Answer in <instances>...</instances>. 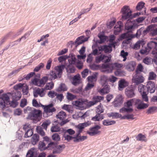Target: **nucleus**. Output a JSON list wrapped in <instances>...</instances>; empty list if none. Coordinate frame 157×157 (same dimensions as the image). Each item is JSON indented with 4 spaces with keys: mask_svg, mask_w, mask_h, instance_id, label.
Segmentation results:
<instances>
[{
    "mask_svg": "<svg viewBox=\"0 0 157 157\" xmlns=\"http://www.w3.org/2000/svg\"><path fill=\"white\" fill-rule=\"evenodd\" d=\"M121 19L122 21H126V22L131 21L133 18L140 15L141 14L144 15L146 13V8L144 10V12L142 11L141 13L140 12H137L132 13L133 11L130 9L129 6L127 5L124 6L121 9Z\"/></svg>",
    "mask_w": 157,
    "mask_h": 157,
    "instance_id": "obj_1",
    "label": "nucleus"
},
{
    "mask_svg": "<svg viewBox=\"0 0 157 157\" xmlns=\"http://www.w3.org/2000/svg\"><path fill=\"white\" fill-rule=\"evenodd\" d=\"M42 111L39 109H33V110L30 112L26 119L32 120L33 124H36L40 121L42 117Z\"/></svg>",
    "mask_w": 157,
    "mask_h": 157,
    "instance_id": "obj_2",
    "label": "nucleus"
},
{
    "mask_svg": "<svg viewBox=\"0 0 157 157\" xmlns=\"http://www.w3.org/2000/svg\"><path fill=\"white\" fill-rule=\"evenodd\" d=\"M12 92H7L3 94L0 97V107L3 109L6 105H8V103L10 101V97L13 95Z\"/></svg>",
    "mask_w": 157,
    "mask_h": 157,
    "instance_id": "obj_3",
    "label": "nucleus"
},
{
    "mask_svg": "<svg viewBox=\"0 0 157 157\" xmlns=\"http://www.w3.org/2000/svg\"><path fill=\"white\" fill-rule=\"evenodd\" d=\"M94 124V125L90 127L89 128V130L86 131V133L91 136L99 135L101 133V131L99 130L101 128L100 124H96V122Z\"/></svg>",
    "mask_w": 157,
    "mask_h": 157,
    "instance_id": "obj_4",
    "label": "nucleus"
},
{
    "mask_svg": "<svg viewBox=\"0 0 157 157\" xmlns=\"http://www.w3.org/2000/svg\"><path fill=\"white\" fill-rule=\"evenodd\" d=\"M111 58V56H108L107 55L101 52L95 57V62L97 63H99L101 62L109 63L110 61Z\"/></svg>",
    "mask_w": 157,
    "mask_h": 157,
    "instance_id": "obj_5",
    "label": "nucleus"
},
{
    "mask_svg": "<svg viewBox=\"0 0 157 157\" xmlns=\"http://www.w3.org/2000/svg\"><path fill=\"white\" fill-rule=\"evenodd\" d=\"M128 22V21L126 22L124 26L125 29L127 30L128 32H132L139 26L138 24L135 23V20H132Z\"/></svg>",
    "mask_w": 157,
    "mask_h": 157,
    "instance_id": "obj_6",
    "label": "nucleus"
},
{
    "mask_svg": "<svg viewBox=\"0 0 157 157\" xmlns=\"http://www.w3.org/2000/svg\"><path fill=\"white\" fill-rule=\"evenodd\" d=\"M136 86L131 85L127 87L125 90V94L128 98H131L134 97L136 95L135 90Z\"/></svg>",
    "mask_w": 157,
    "mask_h": 157,
    "instance_id": "obj_7",
    "label": "nucleus"
},
{
    "mask_svg": "<svg viewBox=\"0 0 157 157\" xmlns=\"http://www.w3.org/2000/svg\"><path fill=\"white\" fill-rule=\"evenodd\" d=\"M133 100V105L139 110L144 109L147 108V103H144L143 101L139 99L132 98Z\"/></svg>",
    "mask_w": 157,
    "mask_h": 157,
    "instance_id": "obj_8",
    "label": "nucleus"
},
{
    "mask_svg": "<svg viewBox=\"0 0 157 157\" xmlns=\"http://www.w3.org/2000/svg\"><path fill=\"white\" fill-rule=\"evenodd\" d=\"M53 106L54 104L52 103L45 105V107L44 108V112L43 113V116L44 117H47L48 113H52L56 111V109L55 107H52Z\"/></svg>",
    "mask_w": 157,
    "mask_h": 157,
    "instance_id": "obj_9",
    "label": "nucleus"
},
{
    "mask_svg": "<svg viewBox=\"0 0 157 157\" xmlns=\"http://www.w3.org/2000/svg\"><path fill=\"white\" fill-rule=\"evenodd\" d=\"M48 80V77L47 76H44L41 78H40L38 82H36V83L35 82H32L31 84L35 86L42 87H43L46 84Z\"/></svg>",
    "mask_w": 157,
    "mask_h": 157,
    "instance_id": "obj_10",
    "label": "nucleus"
},
{
    "mask_svg": "<svg viewBox=\"0 0 157 157\" xmlns=\"http://www.w3.org/2000/svg\"><path fill=\"white\" fill-rule=\"evenodd\" d=\"M85 99L81 98L72 102V104L76 109H80L83 108L85 105Z\"/></svg>",
    "mask_w": 157,
    "mask_h": 157,
    "instance_id": "obj_11",
    "label": "nucleus"
},
{
    "mask_svg": "<svg viewBox=\"0 0 157 157\" xmlns=\"http://www.w3.org/2000/svg\"><path fill=\"white\" fill-rule=\"evenodd\" d=\"M133 81L135 83L134 86H138L139 84L143 82L144 80V77L140 74H135L134 77L133 78Z\"/></svg>",
    "mask_w": 157,
    "mask_h": 157,
    "instance_id": "obj_12",
    "label": "nucleus"
},
{
    "mask_svg": "<svg viewBox=\"0 0 157 157\" xmlns=\"http://www.w3.org/2000/svg\"><path fill=\"white\" fill-rule=\"evenodd\" d=\"M71 83L75 86H77L81 82V76L79 74H77L73 76L71 81Z\"/></svg>",
    "mask_w": 157,
    "mask_h": 157,
    "instance_id": "obj_13",
    "label": "nucleus"
},
{
    "mask_svg": "<svg viewBox=\"0 0 157 157\" xmlns=\"http://www.w3.org/2000/svg\"><path fill=\"white\" fill-rule=\"evenodd\" d=\"M101 65L103 71L107 73H111L113 70V67L111 66L108 63H103Z\"/></svg>",
    "mask_w": 157,
    "mask_h": 157,
    "instance_id": "obj_14",
    "label": "nucleus"
},
{
    "mask_svg": "<svg viewBox=\"0 0 157 157\" xmlns=\"http://www.w3.org/2000/svg\"><path fill=\"white\" fill-rule=\"evenodd\" d=\"M98 48L99 51H101V52H103L105 54L110 53L113 51V49H109L108 46L106 44L100 45Z\"/></svg>",
    "mask_w": 157,
    "mask_h": 157,
    "instance_id": "obj_15",
    "label": "nucleus"
},
{
    "mask_svg": "<svg viewBox=\"0 0 157 157\" xmlns=\"http://www.w3.org/2000/svg\"><path fill=\"white\" fill-rule=\"evenodd\" d=\"M156 90V86L155 82L153 81H148V93H154Z\"/></svg>",
    "mask_w": 157,
    "mask_h": 157,
    "instance_id": "obj_16",
    "label": "nucleus"
},
{
    "mask_svg": "<svg viewBox=\"0 0 157 157\" xmlns=\"http://www.w3.org/2000/svg\"><path fill=\"white\" fill-rule=\"evenodd\" d=\"M128 82L124 79L120 80L118 82V89L119 90H122L124 88L128 86Z\"/></svg>",
    "mask_w": 157,
    "mask_h": 157,
    "instance_id": "obj_17",
    "label": "nucleus"
},
{
    "mask_svg": "<svg viewBox=\"0 0 157 157\" xmlns=\"http://www.w3.org/2000/svg\"><path fill=\"white\" fill-rule=\"evenodd\" d=\"M101 85L103 88L99 91L101 95L108 94L110 92V87L108 84Z\"/></svg>",
    "mask_w": 157,
    "mask_h": 157,
    "instance_id": "obj_18",
    "label": "nucleus"
},
{
    "mask_svg": "<svg viewBox=\"0 0 157 157\" xmlns=\"http://www.w3.org/2000/svg\"><path fill=\"white\" fill-rule=\"evenodd\" d=\"M59 75L58 74V73H56V72L54 71H51L50 74L47 75L46 76H47L48 77V80L49 81H52L55 79L57 78L58 75L59 76V78H60L61 76H59Z\"/></svg>",
    "mask_w": 157,
    "mask_h": 157,
    "instance_id": "obj_19",
    "label": "nucleus"
},
{
    "mask_svg": "<svg viewBox=\"0 0 157 157\" xmlns=\"http://www.w3.org/2000/svg\"><path fill=\"white\" fill-rule=\"evenodd\" d=\"M136 65V62L131 61L127 63L125 65V68L129 71H133L135 70Z\"/></svg>",
    "mask_w": 157,
    "mask_h": 157,
    "instance_id": "obj_20",
    "label": "nucleus"
},
{
    "mask_svg": "<svg viewBox=\"0 0 157 157\" xmlns=\"http://www.w3.org/2000/svg\"><path fill=\"white\" fill-rule=\"evenodd\" d=\"M37 154L36 149L34 147H32L28 151L26 155V157H36L34 155H36Z\"/></svg>",
    "mask_w": 157,
    "mask_h": 157,
    "instance_id": "obj_21",
    "label": "nucleus"
},
{
    "mask_svg": "<svg viewBox=\"0 0 157 157\" xmlns=\"http://www.w3.org/2000/svg\"><path fill=\"white\" fill-rule=\"evenodd\" d=\"M156 48H157V42H156L152 40L148 42V53L149 51L153 48V50L152 51H156Z\"/></svg>",
    "mask_w": 157,
    "mask_h": 157,
    "instance_id": "obj_22",
    "label": "nucleus"
},
{
    "mask_svg": "<svg viewBox=\"0 0 157 157\" xmlns=\"http://www.w3.org/2000/svg\"><path fill=\"white\" fill-rule=\"evenodd\" d=\"M91 123L90 121H88L87 122H85L83 123H79L75 126V128L78 129H83L85 127L90 126Z\"/></svg>",
    "mask_w": 157,
    "mask_h": 157,
    "instance_id": "obj_23",
    "label": "nucleus"
},
{
    "mask_svg": "<svg viewBox=\"0 0 157 157\" xmlns=\"http://www.w3.org/2000/svg\"><path fill=\"white\" fill-rule=\"evenodd\" d=\"M98 36L99 37L101 42H104L107 41L108 36H105L104 32L103 31L100 32L98 33Z\"/></svg>",
    "mask_w": 157,
    "mask_h": 157,
    "instance_id": "obj_24",
    "label": "nucleus"
},
{
    "mask_svg": "<svg viewBox=\"0 0 157 157\" xmlns=\"http://www.w3.org/2000/svg\"><path fill=\"white\" fill-rule=\"evenodd\" d=\"M47 86H48V85L47 84L44 88H42L41 90L40 89V91H39V95L40 97H43L45 96L46 94V90H50L52 88L51 87V88L47 87Z\"/></svg>",
    "mask_w": 157,
    "mask_h": 157,
    "instance_id": "obj_25",
    "label": "nucleus"
},
{
    "mask_svg": "<svg viewBox=\"0 0 157 157\" xmlns=\"http://www.w3.org/2000/svg\"><path fill=\"white\" fill-rule=\"evenodd\" d=\"M67 90V88L65 84L63 83H61L58 88L56 89V91L58 92H64Z\"/></svg>",
    "mask_w": 157,
    "mask_h": 157,
    "instance_id": "obj_26",
    "label": "nucleus"
},
{
    "mask_svg": "<svg viewBox=\"0 0 157 157\" xmlns=\"http://www.w3.org/2000/svg\"><path fill=\"white\" fill-rule=\"evenodd\" d=\"M67 116V114L65 112L63 111H61L56 115V117L57 119H59L60 120H62L65 118Z\"/></svg>",
    "mask_w": 157,
    "mask_h": 157,
    "instance_id": "obj_27",
    "label": "nucleus"
},
{
    "mask_svg": "<svg viewBox=\"0 0 157 157\" xmlns=\"http://www.w3.org/2000/svg\"><path fill=\"white\" fill-rule=\"evenodd\" d=\"M67 72L69 73H73L75 72L76 69L74 66H72L71 64H68L66 67Z\"/></svg>",
    "mask_w": 157,
    "mask_h": 157,
    "instance_id": "obj_28",
    "label": "nucleus"
},
{
    "mask_svg": "<svg viewBox=\"0 0 157 157\" xmlns=\"http://www.w3.org/2000/svg\"><path fill=\"white\" fill-rule=\"evenodd\" d=\"M105 117L103 114L100 115L96 114L94 116L92 117L91 120L95 121H99L103 119Z\"/></svg>",
    "mask_w": 157,
    "mask_h": 157,
    "instance_id": "obj_29",
    "label": "nucleus"
},
{
    "mask_svg": "<svg viewBox=\"0 0 157 157\" xmlns=\"http://www.w3.org/2000/svg\"><path fill=\"white\" fill-rule=\"evenodd\" d=\"M104 97L102 96H94L92 98V100L93 101L95 104L96 105L98 102L101 101L103 100Z\"/></svg>",
    "mask_w": 157,
    "mask_h": 157,
    "instance_id": "obj_30",
    "label": "nucleus"
},
{
    "mask_svg": "<svg viewBox=\"0 0 157 157\" xmlns=\"http://www.w3.org/2000/svg\"><path fill=\"white\" fill-rule=\"evenodd\" d=\"M123 26L121 25H115L114 27V33L115 35H118L121 32L122 30Z\"/></svg>",
    "mask_w": 157,
    "mask_h": 157,
    "instance_id": "obj_31",
    "label": "nucleus"
},
{
    "mask_svg": "<svg viewBox=\"0 0 157 157\" xmlns=\"http://www.w3.org/2000/svg\"><path fill=\"white\" fill-rule=\"evenodd\" d=\"M101 85L108 84L109 81V78L107 75H103L101 77Z\"/></svg>",
    "mask_w": 157,
    "mask_h": 157,
    "instance_id": "obj_32",
    "label": "nucleus"
},
{
    "mask_svg": "<svg viewBox=\"0 0 157 157\" xmlns=\"http://www.w3.org/2000/svg\"><path fill=\"white\" fill-rule=\"evenodd\" d=\"M116 122V121L113 120H104L102 121V124L104 126H108L115 124Z\"/></svg>",
    "mask_w": 157,
    "mask_h": 157,
    "instance_id": "obj_33",
    "label": "nucleus"
},
{
    "mask_svg": "<svg viewBox=\"0 0 157 157\" xmlns=\"http://www.w3.org/2000/svg\"><path fill=\"white\" fill-rule=\"evenodd\" d=\"M145 3L142 1L138 2L135 8L136 11H140L143 8L145 7Z\"/></svg>",
    "mask_w": 157,
    "mask_h": 157,
    "instance_id": "obj_34",
    "label": "nucleus"
},
{
    "mask_svg": "<svg viewBox=\"0 0 157 157\" xmlns=\"http://www.w3.org/2000/svg\"><path fill=\"white\" fill-rule=\"evenodd\" d=\"M134 115L132 113H127L122 116L121 120L131 119L132 120H133L134 119Z\"/></svg>",
    "mask_w": 157,
    "mask_h": 157,
    "instance_id": "obj_35",
    "label": "nucleus"
},
{
    "mask_svg": "<svg viewBox=\"0 0 157 157\" xmlns=\"http://www.w3.org/2000/svg\"><path fill=\"white\" fill-rule=\"evenodd\" d=\"M85 105H86L85 107L86 108H89L92 106L95 105L93 101H88L87 99H85Z\"/></svg>",
    "mask_w": 157,
    "mask_h": 157,
    "instance_id": "obj_36",
    "label": "nucleus"
},
{
    "mask_svg": "<svg viewBox=\"0 0 157 157\" xmlns=\"http://www.w3.org/2000/svg\"><path fill=\"white\" fill-rule=\"evenodd\" d=\"M12 100L9 101L8 103V105H10V106L13 108L16 107L18 105V102L14 99L13 98H12Z\"/></svg>",
    "mask_w": 157,
    "mask_h": 157,
    "instance_id": "obj_37",
    "label": "nucleus"
},
{
    "mask_svg": "<svg viewBox=\"0 0 157 157\" xmlns=\"http://www.w3.org/2000/svg\"><path fill=\"white\" fill-rule=\"evenodd\" d=\"M33 133V130L32 128H29L27 130L24 135V137L27 138L31 136Z\"/></svg>",
    "mask_w": 157,
    "mask_h": 157,
    "instance_id": "obj_38",
    "label": "nucleus"
},
{
    "mask_svg": "<svg viewBox=\"0 0 157 157\" xmlns=\"http://www.w3.org/2000/svg\"><path fill=\"white\" fill-rule=\"evenodd\" d=\"M144 69L143 66L142 64L140 63H139L138 65L136 70V74H140L141 72H143Z\"/></svg>",
    "mask_w": 157,
    "mask_h": 157,
    "instance_id": "obj_39",
    "label": "nucleus"
},
{
    "mask_svg": "<svg viewBox=\"0 0 157 157\" xmlns=\"http://www.w3.org/2000/svg\"><path fill=\"white\" fill-rule=\"evenodd\" d=\"M116 22V19L115 18H114L113 20H111L109 23H106V26L109 29H111L113 26L114 25Z\"/></svg>",
    "mask_w": 157,
    "mask_h": 157,
    "instance_id": "obj_40",
    "label": "nucleus"
},
{
    "mask_svg": "<svg viewBox=\"0 0 157 157\" xmlns=\"http://www.w3.org/2000/svg\"><path fill=\"white\" fill-rule=\"evenodd\" d=\"M146 138L145 136L141 133L138 134L136 137V140L140 141H145Z\"/></svg>",
    "mask_w": 157,
    "mask_h": 157,
    "instance_id": "obj_41",
    "label": "nucleus"
},
{
    "mask_svg": "<svg viewBox=\"0 0 157 157\" xmlns=\"http://www.w3.org/2000/svg\"><path fill=\"white\" fill-rule=\"evenodd\" d=\"M39 136L37 134H34L32 137L33 141H32V143L33 145L35 144L39 141Z\"/></svg>",
    "mask_w": 157,
    "mask_h": 157,
    "instance_id": "obj_42",
    "label": "nucleus"
},
{
    "mask_svg": "<svg viewBox=\"0 0 157 157\" xmlns=\"http://www.w3.org/2000/svg\"><path fill=\"white\" fill-rule=\"evenodd\" d=\"M44 66V64L42 63H41L36 66L33 70V71L35 72H38L40 69L43 68Z\"/></svg>",
    "mask_w": 157,
    "mask_h": 157,
    "instance_id": "obj_43",
    "label": "nucleus"
},
{
    "mask_svg": "<svg viewBox=\"0 0 157 157\" xmlns=\"http://www.w3.org/2000/svg\"><path fill=\"white\" fill-rule=\"evenodd\" d=\"M75 65L78 69L80 70L83 67V63L81 60L78 59L75 62Z\"/></svg>",
    "mask_w": 157,
    "mask_h": 157,
    "instance_id": "obj_44",
    "label": "nucleus"
},
{
    "mask_svg": "<svg viewBox=\"0 0 157 157\" xmlns=\"http://www.w3.org/2000/svg\"><path fill=\"white\" fill-rule=\"evenodd\" d=\"M114 101L118 102L119 104L121 105L123 101V98L122 95H121L117 96L113 102H114Z\"/></svg>",
    "mask_w": 157,
    "mask_h": 157,
    "instance_id": "obj_45",
    "label": "nucleus"
},
{
    "mask_svg": "<svg viewBox=\"0 0 157 157\" xmlns=\"http://www.w3.org/2000/svg\"><path fill=\"white\" fill-rule=\"evenodd\" d=\"M46 146V144L44 142V141L39 142L38 144V149L40 151H43L44 148Z\"/></svg>",
    "mask_w": 157,
    "mask_h": 157,
    "instance_id": "obj_46",
    "label": "nucleus"
},
{
    "mask_svg": "<svg viewBox=\"0 0 157 157\" xmlns=\"http://www.w3.org/2000/svg\"><path fill=\"white\" fill-rule=\"evenodd\" d=\"M89 72L90 73L91 72V71H89L88 68L85 69L81 73L82 78H85L88 75Z\"/></svg>",
    "mask_w": 157,
    "mask_h": 157,
    "instance_id": "obj_47",
    "label": "nucleus"
},
{
    "mask_svg": "<svg viewBox=\"0 0 157 157\" xmlns=\"http://www.w3.org/2000/svg\"><path fill=\"white\" fill-rule=\"evenodd\" d=\"M52 139L55 141H59L60 140V137L59 135L57 133L53 134L52 136Z\"/></svg>",
    "mask_w": 157,
    "mask_h": 157,
    "instance_id": "obj_48",
    "label": "nucleus"
},
{
    "mask_svg": "<svg viewBox=\"0 0 157 157\" xmlns=\"http://www.w3.org/2000/svg\"><path fill=\"white\" fill-rule=\"evenodd\" d=\"M151 53L154 56V57L152 60V61L157 65V51L155 50L152 51Z\"/></svg>",
    "mask_w": 157,
    "mask_h": 157,
    "instance_id": "obj_49",
    "label": "nucleus"
},
{
    "mask_svg": "<svg viewBox=\"0 0 157 157\" xmlns=\"http://www.w3.org/2000/svg\"><path fill=\"white\" fill-rule=\"evenodd\" d=\"M157 111V107L153 106L149 107L148 109V114H153Z\"/></svg>",
    "mask_w": 157,
    "mask_h": 157,
    "instance_id": "obj_50",
    "label": "nucleus"
},
{
    "mask_svg": "<svg viewBox=\"0 0 157 157\" xmlns=\"http://www.w3.org/2000/svg\"><path fill=\"white\" fill-rule=\"evenodd\" d=\"M61 131L60 127L57 125H53L51 128V131L52 132H59Z\"/></svg>",
    "mask_w": 157,
    "mask_h": 157,
    "instance_id": "obj_51",
    "label": "nucleus"
},
{
    "mask_svg": "<svg viewBox=\"0 0 157 157\" xmlns=\"http://www.w3.org/2000/svg\"><path fill=\"white\" fill-rule=\"evenodd\" d=\"M22 92L23 95H26L28 94L29 92V86L27 84H25L23 88L22 87Z\"/></svg>",
    "mask_w": 157,
    "mask_h": 157,
    "instance_id": "obj_52",
    "label": "nucleus"
},
{
    "mask_svg": "<svg viewBox=\"0 0 157 157\" xmlns=\"http://www.w3.org/2000/svg\"><path fill=\"white\" fill-rule=\"evenodd\" d=\"M124 105V106L126 107H132V105H133V100H132V99L129 100L125 102Z\"/></svg>",
    "mask_w": 157,
    "mask_h": 157,
    "instance_id": "obj_53",
    "label": "nucleus"
},
{
    "mask_svg": "<svg viewBox=\"0 0 157 157\" xmlns=\"http://www.w3.org/2000/svg\"><path fill=\"white\" fill-rule=\"evenodd\" d=\"M147 84L146 85H144L142 84H139L138 85V89L139 92L142 94V92L143 91H145L144 90H145V87H146L147 88V82H146Z\"/></svg>",
    "mask_w": 157,
    "mask_h": 157,
    "instance_id": "obj_54",
    "label": "nucleus"
},
{
    "mask_svg": "<svg viewBox=\"0 0 157 157\" xmlns=\"http://www.w3.org/2000/svg\"><path fill=\"white\" fill-rule=\"evenodd\" d=\"M68 58L67 55H62L59 56L58 58V60L60 63H62L65 61Z\"/></svg>",
    "mask_w": 157,
    "mask_h": 157,
    "instance_id": "obj_55",
    "label": "nucleus"
},
{
    "mask_svg": "<svg viewBox=\"0 0 157 157\" xmlns=\"http://www.w3.org/2000/svg\"><path fill=\"white\" fill-rule=\"evenodd\" d=\"M36 75V73L34 71L31 72L29 73L27 75H25L23 76V77H25V79L26 80H29L33 76Z\"/></svg>",
    "mask_w": 157,
    "mask_h": 157,
    "instance_id": "obj_56",
    "label": "nucleus"
},
{
    "mask_svg": "<svg viewBox=\"0 0 157 157\" xmlns=\"http://www.w3.org/2000/svg\"><path fill=\"white\" fill-rule=\"evenodd\" d=\"M157 75L153 71L149 73V76L148 78V80H155L156 78Z\"/></svg>",
    "mask_w": 157,
    "mask_h": 157,
    "instance_id": "obj_57",
    "label": "nucleus"
},
{
    "mask_svg": "<svg viewBox=\"0 0 157 157\" xmlns=\"http://www.w3.org/2000/svg\"><path fill=\"white\" fill-rule=\"evenodd\" d=\"M71 107V105L64 104L62 106V108L64 110L67 111L69 113H72V110L70 109Z\"/></svg>",
    "mask_w": 157,
    "mask_h": 157,
    "instance_id": "obj_58",
    "label": "nucleus"
},
{
    "mask_svg": "<svg viewBox=\"0 0 157 157\" xmlns=\"http://www.w3.org/2000/svg\"><path fill=\"white\" fill-rule=\"evenodd\" d=\"M34 76H35L34 78L31 80L30 83H32V82H38L40 78V73L36 74Z\"/></svg>",
    "mask_w": 157,
    "mask_h": 157,
    "instance_id": "obj_59",
    "label": "nucleus"
},
{
    "mask_svg": "<svg viewBox=\"0 0 157 157\" xmlns=\"http://www.w3.org/2000/svg\"><path fill=\"white\" fill-rule=\"evenodd\" d=\"M24 85V83H19L15 85L13 87V89L15 90H21L22 88Z\"/></svg>",
    "mask_w": 157,
    "mask_h": 157,
    "instance_id": "obj_60",
    "label": "nucleus"
},
{
    "mask_svg": "<svg viewBox=\"0 0 157 157\" xmlns=\"http://www.w3.org/2000/svg\"><path fill=\"white\" fill-rule=\"evenodd\" d=\"M27 100L26 98H22L21 99L20 104V106L23 108L25 107L27 104Z\"/></svg>",
    "mask_w": 157,
    "mask_h": 157,
    "instance_id": "obj_61",
    "label": "nucleus"
},
{
    "mask_svg": "<svg viewBox=\"0 0 157 157\" xmlns=\"http://www.w3.org/2000/svg\"><path fill=\"white\" fill-rule=\"evenodd\" d=\"M89 67L92 70L95 71L98 70L99 69V65L95 63L89 65Z\"/></svg>",
    "mask_w": 157,
    "mask_h": 157,
    "instance_id": "obj_62",
    "label": "nucleus"
},
{
    "mask_svg": "<svg viewBox=\"0 0 157 157\" xmlns=\"http://www.w3.org/2000/svg\"><path fill=\"white\" fill-rule=\"evenodd\" d=\"M85 36H81L78 37L75 40V43H77L79 44L80 45L83 43V41L82 38Z\"/></svg>",
    "mask_w": 157,
    "mask_h": 157,
    "instance_id": "obj_63",
    "label": "nucleus"
},
{
    "mask_svg": "<svg viewBox=\"0 0 157 157\" xmlns=\"http://www.w3.org/2000/svg\"><path fill=\"white\" fill-rule=\"evenodd\" d=\"M65 145L62 144L58 145L55 148L57 149L58 151L60 152V153H61L63 151V149L65 148Z\"/></svg>",
    "mask_w": 157,
    "mask_h": 157,
    "instance_id": "obj_64",
    "label": "nucleus"
}]
</instances>
